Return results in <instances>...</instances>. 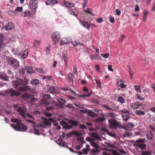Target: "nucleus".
<instances>
[{
	"label": "nucleus",
	"instance_id": "nucleus-27",
	"mask_svg": "<svg viewBox=\"0 0 155 155\" xmlns=\"http://www.w3.org/2000/svg\"><path fill=\"white\" fill-rule=\"evenodd\" d=\"M31 84L33 85H35L39 83L40 81L39 80L35 79H32L30 82Z\"/></svg>",
	"mask_w": 155,
	"mask_h": 155
},
{
	"label": "nucleus",
	"instance_id": "nucleus-38",
	"mask_svg": "<svg viewBox=\"0 0 155 155\" xmlns=\"http://www.w3.org/2000/svg\"><path fill=\"white\" fill-rule=\"evenodd\" d=\"M69 122L71 123V124L73 126H78V122L76 120H70Z\"/></svg>",
	"mask_w": 155,
	"mask_h": 155
},
{
	"label": "nucleus",
	"instance_id": "nucleus-63",
	"mask_svg": "<svg viewBox=\"0 0 155 155\" xmlns=\"http://www.w3.org/2000/svg\"><path fill=\"white\" fill-rule=\"evenodd\" d=\"M91 101L93 102L95 104H98L99 103L98 101L95 98H92L91 99Z\"/></svg>",
	"mask_w": 155,
	"mask_h": 155
},
{
	"label": "nucleus",
	"instance_id": "nucleus-46",
	"mask_svg": "<svg viewBox=\"0 0 155 155\" xmlns=\"http://www.w3.org/2000/svg\"><path fill=\"white\" fill-rule=\"evenodd\" d=\"M24 16L25 17H29L30 14L29 11L28 10H26L24 13Z\"/></svg>",
	"mask_w": 155,
	"mask_h": 155
},
{
	"label": "nucleus",
	"instance_id": "nucleus-21",
	"mask_svg": "<svg viewBox=\"0 0 155 155\" xmlns=\"http://www.w3.org/2000/svg\"><path fill=\"white\" fill-rule=\"evenodd\" d=\"M9 77L6 75V74L0 73V79L4 81H8Z\"/></svg>",
	"mask_w": 155,
	"mask_h": 155
},
{
	"label": "nucleus",
	"instance_id": "nucleus-64",
	"mask_svg": "<svg viewBox=\"0 0 155 155\" xmlns=\"http://www.w3.org/2000/svg\"><path fill=\"white\" fill-rule=\"evenodd\" d=\"M125 36L124 35H122L120 36V38L119 39V41L120 42L122 41L125 37Z\"/></svg>",
	"mask_w": 155,
	"mask_h": 155
},
{
	"label": "nucleus",
	"instance_id": "nucleus-57",
	"mask_svg": "<svg viewBox=\"0 0 155 155\" xmlns=\"http://www.w3.org/2000/svg\"><path fill=\"white\" fill-rule=\"evenodd\" d=\"M43 114L47 117H51L52 116V114L51 113H48L47 112H44Z\"/></svg>",
	"mask_w": 155,
	"mask_h": 155
},
{
	"label": "nucleus",
	"instance_id": "nucleus-52",
	"mask_svg": "<svg viewBox=\"0 0 155 155\" xmlns=\"http://www.w3.org/2000/svg\"><path fill=\"white\" fill-rule=\"evenodd\" d=\"M107 134L109 135L110 137L115 138H116V135L115 134L112 133L110 132L109 131L108 132V133H107Z\"/></svg>",
	"mask_w": 155,
	"mask_h": 155
},
{
	"label": "nucleus",
	"instance_id": "nucleus-30",
	"mask_svg": "<svg viewBox=\"0 0 155 155\" xmlns=\"http://www.w3.org/2000/svg\"><path fill=\"white\" fill-rule=\"evenodd\" d=\"M58 140L59 141V142L57 143L59 145L64 147H65L67 145V143L65 142L61 141L60 138L58 139Z\"/></svg>",
	"mask_w": 155,
	"mask_h": 155
},
{
	"label": "nucleus",
	"instance_id": "nucleus-49",
	"mask_svg": "<svg viewBox=\"0 0 155 155\" xmlns=\"http://www.w3.org/2000/svg\"><path fill=\"white\" fill-rule=\"evenodd\" d=\"M22 97L23 98H29L31 96V95L30 94H28L27 93L24 94L22 96Z\"/></svg>",
	"mask_w": 155,
	"mask_h": 155
},
{
	"label": "nucleus",
	"instance_id": "nucleus-56",
	"mask_svg": "<svg viewBox=\"0 0 155 155\" xmlns=\"http://www.w3.org/2000/svg\"><path fill=\"white\" fill-rule=\"evenodd\" d=\"M77 70H78V68H77V66H76L75 65H74L73 72L74 74H78Z\"/></svg>",
	"mask_w": 155,
	"mask_h": 155
},
{
	"label": "nucleus",
	"instance_id": "nucleus-10",
	"mask_svg": "<svg viewBox=\"0 0 155 155\" xmlns=\"http://www.w3.org/2000/svg\"><path fill=\"white\" fill-rule=\"evenodd\" d=\"M51 97L49 94H45L43 96V99L42 100V103L44 104L48 105L49 104V101L48 100L50 99Z\"/></svg>",
	"mask_w": 155,
	"mask_h": 155
},
{
	"label": "nucleus",
	"instance_id": "nucleus-2",
	"mask_svg": "<svg viewBox=\"0 0 155 155\" xmlns=\"http://www.w3.org/2000/svg\"><path fill=\"white\" fill-rule=\"evenodd\" d=\"M6 60L8 64L15 69L18 68L19 66L18 61L12 57L6 58Z\"/></svg>",
	"mask_w": 155,
	"mask_h": 155
},
{
	"label": "nucleus",
	"instance_id": "nucleus-22",
	"mask_svg": "<svg viewBox=\"0 0 155 155\" xmlns=\"http://www.w3.org/2000/svg\"><path fill=\"white\" fill-rule=\"evenodd\" d=\"M26 71L28 74H31L35 72V70L33 67L31 66H28L26 68Z\"/></svg>",
	"mask_w": 155,
	"mask_h": 155
},
{
	"label": "nucleus",
	"instance_id": "nucleus-13",
	"mask_svg": "<svg viewBox=\"0 0 155 155\" xmlns=\"http://www.w3.org/2000/svg\"><path fill=\"white\" fill-rule=\"evenodd\" d=\"M142 105V103H140L139 102L137 101L131 104L130 105V107L133 109H136Z\"/></svg>",
	"mask_w": 155,
	"mask_h": 155
},
{
	"label": "nucleus",
	"instance_id": "nucleus-45",
	"mask_svg": "<svg viewBox=\"0 0 155 155\" xmlns=\"http://www.w3.org/2000/svg\"><path fill=\"white\" fill-rule=\"evenodd\" d=\"M134 88L135 90L138 93H140L141 92V91L140 89V86H138L136 85H135L134 86Z\"/></svg>",
	"mask_w": 155,
	"mask_h": 155
},
{
	"label": "nucleus",
	"instance_id": "nucleus-62",
	"mask_svg": "<svg viewBox=\"0 0 155 155\" xmlns=\"http://www.w3.org/2000/svg\"><path fill=\"white\" fill-rule=\"evenodd\" d=\"M109 18L110 22L112 23H114L115 22L114 19L113 17L110 16Z\"/></svg>",
	"mask_w": 155,
	"mask_h": 155
},
{
	"label": "nucleus",
	"instance_id": "nucleus-59",
	"mask_svg": "<svg viewBox=\"0 0 155 155\" xmlns=\"http://www.w3.org/2000/svg\"><path fill=\"white\" fill-rule=\"evenodd\" d=\"M71 43L75 47L78 45L79 44L78 42L76 41H72Z\"/></svg>",
	"mask_w": 155,
	"mask_h": 155
},
{
	"label": "nucleus",
	"instance_id": "nucleus-39",
	"mask_svg": "<svg viewBox=\"0 0 155 155\" xmlns=\"http://www.w3.org/2000/svg\"><path fill=\"white\" fill-rule=\"evenodd\" d=\"M74 76L72 73L69 74H68V78L70 82H73Z\"/></svg>",
	"mask_w": 155,
	"mask_h": 155
},
{
	"label": "nucleus",
	"instance_id": "nucleus-54",
	"mask_svg": "<svg viewBox=\"0 0 155 155\" xmlns=\"http://www.w3.org/2000/svg\"><path fill=\"white\" fill-rule=\"evenodd\" d=\"M92 11V10L90 8H87L84 11V12H85L87 13L88 14H91V15H92V13L91 12V11Z\"/></svg>",
	"mask_w": 155,
	"mask_h": 155
},
{
	"label": "nucleus",
	"instance_id": "nucleus-41",
	"mask_svg": "<svg viewBox=\"0 0 155 155\" xmlns=\"http://www.w3.org/2000/svg\"><path fill=\"white\" fill-rule=\"evenodd\" d=\"M135 125L131 122L127 124V126L129 128L132 129L134 127Z\"/></svg>",
	"mask_w": 155,
	"mask_h": 155
},
{
	"label": "nucleus",
	"instance_id": "nucleus-47",
	"mask_svg": "<svg viewBox=\"0 0 155 155\" xmlns=\"http://www.w3.org/2000/svg\"><path fill=\"white\" fill-rule=\"evenodd\" d=\"M95 81L97 84V86L99 87H101V83L100 80L98 79H95Z\"/></svg>",
	"mask_w": 155,
	"mask_h": 155
},
{
	"label": "nucleus",
	"instance_id": "nucleus-44",
	"mask_svg": "<svg viewBox=\"0 0 155 155\" xmlns=\"http://www.w3.org/2000/svg\"><path fill=\"white\" fill-rule=\"evenodd\" d=\"M62 58L64 61H68V55L66 54L63 53L62 54Z\"/></svg>",
	"mask_w": 155,
	"mask_h": 155
},
{
	"label": "nucleus",
	"instance_id": "nucleus-58",
	"mask_svg": "<svg viewBox=\"0 0 155 155\" xmlns=\"http://www.w3.org/2000/svg\"><path fill=\"white\" fill-rule=\"evenodd\" d=\"M130 133L128 132H126L124 135V137H130Z\"/></svg>",
	"mask_w": 155,
	"mask_h": 155
},
{
	"label": "nucleus",
	"instance_id": "nucleus-9",
	"mask_svg": "<svg viewBox=\"0 0 155 155\" xmlns=\"http://www.w3.org/2000/svg\"><path fill=\"white\" fill-rule=\"evenodd\" d=\"M52 38L53 41L54 42L55 45L57 42L58 41L60 38V34L58 31L54 32L53 34Z\"/></svg>",
	"mask_w": 155,
	"mask_h": 155
},
{
	"label": "nucleus",
	"instance_id": "nucleus-20",
	"mask_svg": "<svg viewBox=\"0 0 155 155\" xmlns=\"http://www.w3.org/2000/svg\"><path fill=\"white\" fill-rule=\"evenodd\" d=\"M23 8L22 7H18L16 8L15 10L11 11L13 13H14L16 15H18L19 14L17 12H21Z\"/></svg>",
	"mask_w": 155,
	"mask_h": 155
},
{
	"label": "nucleus",
	"instance_id": "nucleus-34",
	"mask_svg": "<svg viewBox=\"0 0 155 155\" xmlns=\"http://www.w3.org/2000/svg\"><path fill=\"white\" fill-rule=\"evenodd\" d=\"M41 41L35 40L34 41V46L35 47H38L41 44Z\"/></svg>",
	"mask_w": 155,
	"mask_h": 155
},
{
	"label": "nucleus",
	"instance_id": "nucleus-31",
	"mask_svg": "<svg viewBox=\"0 0 155 155\" xmlns=\"http://www.w3.org/2000/svg\"><path fill=\"white\" fill-rule=\"evenodd\" d=\"M58 101L59 103L61 105H64L66 102L65 99L61 97H59L58 99Z\"/></svg>",
	"mask_w": 155,
	"mask_h": 155
},
{
	"label": "nucleus",
	"instance_id": "nucleus-53",
	"mask_svg": "<svg viewBox=\"0 0 155 155\" xmlns=\"http://www.w3.org/2000/svg\"><path fill=\"white\" fill-rule=\"evenodd\" d=\"M118 101L121 104L124 103L125 102V100L124 98L121 96L119 97L118 98Z\"/></svg>",
	"mask_w": 155,
	"mask_h": 155
},
{
	"label": "nucleus",
	"instance_id": "nucleus-24",
	"mask_svg": "<svg viewBox=\"0 0 155 155\" xmlns=\"http://www.w3.org/2000/svg\"><path fill=\"white\" fill-rule=\"evenodd\" d=\"M80 22L81 24L84 27L89 29L90 27V25L88 22H86L84 21L81 20Z\"/></svg>",
	"mask_w": 155,
	"mask_h": 155
},
{
	"label": "nucleus",
	"instance_id": "nucleus-8",
	"mask_svg": "<svg viewBox=\"0 0 155 155\" xmlns=\"http://www.w3.org/2000/svg\"><path fill=\"white\" fill-rule=\"evenodd\" d=\"M29 5L31 9L32 10L36 9L38 5L37 0H30Z\"/></svg>",
	"mask_w": 155,
	"mask_h": 155
},
{
	"label": "nucleus",
	"instance_id": "nucleus-32",
	"mask_svg": "<svg viewBox=\"0 0 155 155\" xmlns=\"http://www.w3.org/2000/svg\"><path fill=\"white\" fill-rule=\"evenodd\" d=\"M12 52L16 55H19L21 54V51H19L18 48L14 49Z\"/></svg>",
	"mask_w": 155,
	"mask_h": 155
},
{
	"label": "nucleus",
	"instance_id": "nucleus-3",
	"mask_svg": "<svg viewBox=\"0 0 155 155\" xmlns=\"http://www.w3.org/2000/svg\"><path fill=\"white\" fill-rule=\"evenodd\" d=\"M145 141L144 139H139L135 141V143L134 144V146L137 147L141 150H145L146 149L147 145L143 143Z\"/></svg>",
	"mask_w": 155,
	"mask_h": 155
},
{
	"label": "nucleus",
	"instance_id": "nucleus-48",
	"mask_svg": "<svg viewBox=\"0 0 155 155\" xmlns=\"http://www.w3.org/2000/svg\"><path fill=\"white\" fill-rule=\"evenodd\" d=\"M120 112L122 113H124L127 114H129L130 113V111L127 110L126 109L123 108L120 110Z\"/></svg>",
	"mask_w": 155,
	"mask_h": 155
},
{
	"label": "nucleus",
	"instance_id": "nucleus-60",
	"mask_svg": "<svg viewBox=\"0 0 155 155\" xmlns=\"http://www.w3.org/2000/svg\"><path fill=\"white\" fill-rule=\"evenodd\" d=\"M108 115L112 118H114L115 117V114L114 113L110 112L109 113Z\"/></svg>",
	"mask_w": 155,
	"mask_h": 155
},
{
	"label": "nucleus",
	"instance_id": "nucleus-16",
	"mask_svg": "<svg viewBox=\"0 0 155 155\" xmlns=\"http://www.w3.org/2000/svg\"><path fill=\"white\" fill-rule=\"evenodd\" d=\"M14 27L13 24L12 22H8L5 26L6 30H11L13 29Z\"/></svg>",
	"mask_w": 155,
	"mask_h": 155
},
{
	"label": "nucleus",
	"instance_id": "nucleus-19",
	"mask_svg": "<svg viewBox=\"0 0 155 155\" xmlns=\"http://www.w3.org/2000/svg\"><path fill=\"white\" fill-rule=\"evenodd\" d=\"M58 3V1L55 0H49L45 2L46 5H53Z\"/></svg>",
	"mask_w": 155,
	"mask_h": 155
},
{
	"label": "nucleus",
	"instance_id": "nucleus-12",
	"mask_svg": "<svg viewBox=\"0 0 155 155\" xmlns=\"http://www.w3.org/2000/svg\"><path fill=\"white\" fill-rule=\"evenodd\" d=\"M44 120L43 121V123L46 125L49 126L51 124V122H54V120L53 118H50L48 119H47L45 118H42Z\"/></svg>",
	"mask_w": 155,
	"mask_h": 155
},
{
	"label": "nucleus",
	"instance_id": "nucleus-51",
	"mask_svg": "<svg viewBox=\"0 0 155 155\" xmlns=\"http://www.w3.org/2000/svg\"><path fill=\"white\" fill-rule=\"evenodd\" d=\"M101 55L105 58H108L109 56V54L108 53H106L105 54H101Z\"/></svg>",
	"mask_w": 155,
	"mask_h": 155
},
{
	"label": "nucleus",
	"instance_id": "nucleus-33",
	"mask_svg": "<svg viewBox=\"0 0 155 155\" xmlns=\"http://www.w3.org/2000/svg\"><path fill=\"white\" fill-rule=\"evenodd\" d=\"M70 42L69 41H68L67 38H62L61 41V45H64L67 44Z\"/></svg>",
	"mask_w": 155,
	"mask_h": 155
},
{
	"label": "nucleus",
	"instance_id": "nucleus-37",
	"mask_svg": "<svg viewBox=\"0 0 155 155\" xmlns=\"http://www.w3.org/2000/svg\"><path fill=\"white\" fill-rule=\"evenodd\" d=\"M28 49H26L25 50L23 54L21 56L24 59L25 58L27 57L28 54Z\"/></svg>",
	"mask_w": 155,
	"mask_h": 155
},
{
	"label": "nucleus",
	"instance_id": "nucleus-14",
	"mask_svg": "<svg viewBox=\"0 0 155 155\" xmlns=\"http://www.w3.org/2000/svg\"><path fill=\"white\" fill-rule=\"evenodd\" d=\"M60 124L62 126L63 128L66 129H69L72 128L71 126L69 125L67 122L63 121L61 122Z\"/></svg>",
	"mask_w": 155,
	"mask_h": 155
},
{
	"label": "nucleus",
	"instance_id": "nucleus-11",
	"mask_svg": "<svg viewBox=\"0 0 155 155\" xmlns=\"http://www.w3.org/2000/svg\"><path fill=\"white\" fill-rule=\"evenodd\" d=\"M17 111L18 112V114L22 116L24 118L26 117V116L24 114L25 113V110L21 107H18L17 109Z\"/></svg>",
	"mask_w": 155,
	"mask_h": 155
},
{
	"label": "nucleus",
	"instance_id": "nucleus-1",
	"mask_svg": "<svg viewBox=\"0 0 155 155\" xmlns=\"http://www.w3.org/2000/svg\"><path fill=\"white\" fill-rule=\"evenodd\" d=\"M11 121L17 123L16 124H10V126L14 130L20 131H25L27 130V127L23 124L21 122V120L18 119L11 118Z\"/></svg>",
	"mask_w": 155,
	"mask_h": 155
},
{
	"label": "nucleus",
	"instance_id": "nucleus-15",
	"mask_svg": "<svg viewBox=\"0 0 155 155\" xmlns=\"http://www.w3.org/2000/svg\"><path fill=\"white\" fill-rule=\"evenodd\" d=\"M32 90V89L28 86H23L20 87L19 91H31Z\"/></svg>",
	"mask_w": 155,
	"mask_h": 155
},
{
	"label": "nucleus",
	"instance_id": "nucleus-7",
	"mask_svg": "<svg viewBox=\"0 0 155 155\" xmlns=\"http://www.w3.org/2000/svg\"><path fill=\"white\" fill-rule=\"evenodd\" d=\"M4 36L2 34H0V51H3L5 49V43L4 41Z\"/></svg>",
	"mask_w": 155,
	"mask_h": 155
},
{
	"label": "nucleus",
	"instance_id": "nucleus-55",
	"mask_svg": "<svg viewBox=\"0 0 155 155\" xmlns=\"http://www.w3.org/2000/svg\"><path fill=\"white\" fill-rule=\"evenodd\" d=\"M82 151L83 152V154L86 155H87L88 154V152L89 151V149H87L86 148L83 149L82 150Z\"/></svg>",
	"mask_w": 155,
	"mask_h": 155
},
{
	"label": "nucleus",
	"instance_id": "nucleus-61",
	"mask_svg": "<svg viewBox=\"0 0 155 155\" xmlns=\"http://www.w3.org/2000/svg\"><path fill=\"white\" fill-rule=\"evenodd\" d=\"M137 98L138 99H139L140 101H141L142 100H143L144 99V98L142 97H141L140 94H137Z\"/></svg>",
	"mask_w": 155,
	"mask_h": 155
},
{
	"label": "nucleus",
	"instance_id": "nucleus-50",
	"mask_svg": "<svg viewBox=\"0 0 155 155\" xmlns=\"http://www.w3.org/2000/svg\"><path fill=\"white\" fill-rule=\"evenodd\" d=\"M91 145H92L93 147H94V148H98L99 146L98 145L97 143L95 142H92L91 143Z\"/></svg>",
	"mask_w": 155,
	"mask_h": 155
},
{
	"label": "nucleus",
	"instance_id": "nucleus-42",
	"mask_svg": "<svg viewBox=\"0 0 155 155\" xmlns=\"http://www.w3.org/2000/svg\"><path fill=\"white\" fill-rule=\"evenodd\" d=\"M135 113L137 115H143L145 114V112L144 111L140 110H137L136 111Z\"/></svg>",
	"mask_w": 155,
	"mask_h": 155
},
{
	"label": "nucleus",
	"instance_id": "nucleus-28",
	"mask_svg": "<svg viewBox=\"0 0 155 155\" xmlns=\"http://www.w3.org/2000/svg\"><path fill=\"white\" fill-rule=\"evenodd\" d=\"M64 4L68 8H71L74 6V4L71 3H69L66 2H64Z\"/></svg>",
	"mask_w": 155,
	"mask_h": 155
},
{
	"label": "nucleus",
	"instance_id": "nucleus-29",
	"mask_svg": "<svg viewBox=\"0 0 155 155\" xmlns=\"http://www.w3.org/2000/svg\"><path fill=\"white\" fill-rule=\"evenodd\" d=\"M146 136L147 139L149 140H150L153 138V134L150 131H148L147 133Z\"/></svg>",
	"mask_w": 155,
	"mask_h": 155
},
{
	"label": "nucleus",
	"instance_id": "nucleus-17",
	"mask_svg": "<svg viewBox=\"0 0 155 155\" xmlns=\"http://www.w3.org/2000/svg\"><path fill=\"white\" fill-rule=\"evenodd\" d=\"M36 71L39 73L41 74H45L47 72V70L44 68H38L36 69Z\"/></svg>",
	"mask_w": 155,
	"mask_h": 155
},
{
	"label": "nucleus",
	"instance_id": "nucleus-25",
	"mask_svg": "<svg viewBox=\"0 0 155 155\" xmlns=\"http://www.w3.org/2000/svg\"><path fill=\"white\" fill-rule=\"evenodd\" d=\"M84 110L86 111V112L87 113L89 116L93 117L95 116V113L93 111L87 109H85Z\"/></svg>",
	"mask_w": 155,
	"mask_h": 155
},
{
	"label": "nucleus",
	"instance_id": "nucleus-23",
	"mask_svg": "<svg viewBox=\"0 0 155 155\" xmlns=\"http://www.w3.org/2000/svg\"><path fill=\"white\" fill-rule=\"evenodd\" d=\"M69 12L71 15L76 16L78 13V11L75 9H71L69 10Z\"/></svg>",
	"mask_w": 155,
	"mask_h": 155
},
{
	"label": "nucleus",
	"instance_id": "nucleus-40",
	"mask_svg": "<svg viewBox=\"0 0 155 155\" xmlns=\"http://www.w3.org/2000/svg\"><path fill=\"white\" fill-rule=\"evenodd\" d=\"M91 136L92 137L96 139H99L100 137V136L98 135V134L95 133H92Z\"/></svg>",
	"mask_w": 155,
	"mask_h": 155
},
{
	"label": "nucleus",
	"instance_id": "nucleus-43",
	"mask_svg": "<svg viewBox=\"0 0 155 155\" xmlns=\"http://www.w3.org/2000/svg\"><path fill=\"white\" fill-rule=\"evenodd\" d=\"M122 115L123 119L124 121L127 120L130 118V117L128 115L123 114Z\"/></svg>",
	"mask_w": 155,
	"mask_h": 155
},
{
	"label": "nucleus",
	"instance_id": "nucleus-6",
	"mask_svg": "<svg viewBox=\"0 0 155 155\" xmlns=\"http://www.w3.org/2000/svg\"><path fill=\"white\" fill-rule=\"evenodd\" d=\"M6 95H9L10 94V97H13L14 96H18L19 94V93L13 89H8L5 92Z\"/></svg>",
	"mask_w": 155,
	"mask_h": 155
},
{
	"label": "nucleus",
	"instance_id": "nucleus-18",
	"mask_svg": "<svg viewBox=\"0 0 155 155\" xmlns=\"http://www.w3.org/2000/svg\"><path fill=\"white\" fill-rule=\"evenodd\" d=\"M48 91L51 93H57V89L55 87L53 86H51L48 89Z\"/></svg>",
	"mask_w": 155,
	"mask_h": 155
},
{
	"label": "nucleus",
	"instance_id": "nucleus-35",
	"mask_svg": "<svg viewBox=\"0 0 155 155\" xmlns=\"http://www.w3.org/2000/svg\"><path fill=\"white\" fill-rule=\"evenodd\" d=\"M74 105L80 108H83L84 106L81 103L78 102H76L74 103Z\"/></svg>",
	"mask_w": 155,
	"mask_h": 155
},
{
	"label": "nucleus",
	"instance_id": "nucleus-36",
	"mask_svg": "<svg viewBox=\"0 0 155 155\" xmlns=\"http://www.w3.org/2000/svg\"><path fill=\"white\" fill-rule=\"evenodd\" d=\"M51 47V45H49L46 48V54L47 55H48L50 54Z\"/></svg>",
	"mask_w": 155,
	"mask_h": 155
},
{
	"label": "nucleus",
	"instance_id": "nucleus-4",
	"mask_svg": "<svg viewBox=\"0 0 155 155\" xmlns=\"http://www.w3.org/2000/svg\"><path fill=\"white\" fill-rule=\"evenodd\" d=\"M12 84L14 87L19 90L20 87L24 85V81L20 78H17L16 81H12Z\"/></svg>",
	"mask_w": 155,
	"mask_h": 155
},
{
	"label": "nucleus",
	"instance_id": "nucleus-26",
	"mask_svg": "<svg viewBox=\"0 0 155 155\" xmlns=\"http://www.w3.org/2000/svg\"><path fill=\"white\" fill-rule=\"evenodd\" d=\"M141 155H151L152 151L150 150L141 151Z\"/></svg>",
	"mask_w": 155,
	"mask_h": 155
},
{
	"label": "nucleus",
	"instance_id": "nucleus-5",
	"mask_svg": "<svg viewBox=\"0 0 155 155\" xmlns=\"http://www.w3.org/2000/svg\"><path fill=\"white\" fill-rule=\"evenodd\" d=\"M108 122L110 127L114 129L120 127L121 125V124L115 120H110Z\"/></svg>",
	"mask_w": 155,
	"mask_h": 155
}]
</instances>
